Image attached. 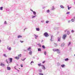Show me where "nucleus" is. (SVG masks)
I'll use <instances>...</instances> for the list:
<instances>
[{
  "mask_svg": "<svg viewBox=\"0 0 75 75\" xmlns=\"http://www.w3.org/2000/svg\"><path fill=\"white\" fill-rule=\"evenodd\" d=\"M37 45H39V46L40 47H41V44L40 43L38 44Z\"/></svg>",
  "mask_w": 75,
  "mask_h": 75,
  "instance_id": "obj_28",
  "label": "nucleus"
},
{
  "mask_svg": "<svg viewBox=\"0 0 75 75\" xmlns=\"http://www.w3.org/2000/svg\"><path fill=\"white\" fill-rule=\"evenodd\" d=\"M67 31V30H65V32H66V31Z\"/></svg>",
  "mask_w": 75,
  "mask_h": 75,
  "instance_id": "obj_55",
  "label": "nucleus"
},
{
  "mask_svg": "<svg viewBox=\"0 0 75 75\" xmlns=\"http://www.w3.org/2000/svg\"><path fill=\"white\" fill-rule=\"evenodd\" d=\"M22 61H24V60H25V59H21Z\"/></svg>",
  "mask_w": 75,
  "mask_h": 75,
  "instance_id": "obj_49",
  "label": "nucleus"
},
{
  "mask_svg": "<svg viewBox=\"0 0 75 75\" xmlns=\"http://www.w3.org/2000/svg\"><path fill=\"white\" fill-rule=\"evenodd\" d=\"M36 16H37L36 15H35V16H32V18H35V17H36Z\"/></svg>",
  "mask_w": 75,
  "mask_h": 75,
  "instance_id": "obj_22",
  "label": "nucleus"
},
{
  "mask_svg": "<svg viewBox=\"0 0 75 75\" xmlns=\"http://www.w3.org/2000/svg\"><path fill=\"white\" fill-rule=\"evenodd\" d=\"M65 45V43H63L61 45V47H64Z\"/></svg>",
  "mask_w": 75,
  "mask_h": 75,
  "instance_id": "obj_3",
  "label": "nucleus"
},
{
  "mask_svg": "<svg viewBox=\"0 0 75 75\" xmlns=\"http://www.w3.org/2000/svg\"><path fill=\"white\" fill-rule=\"evenodd\" d=\"M4 24H7V22H6V21H5Z\"/></svg>",
  "mask_w": 75,
  "mask_h": 75,
  "instance_id": "obj_35",
  "label": "nucleus"
},
{
  "mask_svg": "<svg viewBox=\"0 0 75 75\" xmlns=\"http://www.w3.org/2000/svg\"><path fill=\"white\" fill-rule=\"evenodd\" d=\"M30 10H31V11H32L33 12L34 11H33V10H31V9H30Z\"/></svg>",
  "mask_w": 75,
  "mask_h": 75,
  "instance_id": "obj_53",
  "label": "nucleus"
},
{
  "mask_svg": "<svg viewBox=\"0 0 75 75\" xmlns=\"http://www.w3.org/2000/svg\"><path fill=\"white\" fill-rule=\"evenodd\" d=\"M33 58L34 59V58H35V57H33Z\"/></svg>",
  "mask_w": 75,
  "mask_h": 75,
  "instance_id": "obj_56",
  "label": "nucleus"
},
{
  "mask_svg": "<svg viewBox=\"0 0 75 75\" xmlns=\"http://www.w3.org/2000/svg\"><path fill=\"white\" fill-rule=\"evenodd\" d=\"M49 22V21H46V23H48Z\"/></svg>",
  "mask_w": 75,
  "mask_h": 75,
  "instance_id": "obj_41",
  "label": "nucleus"
},
{
  "mask_svg": "<svg viewBox=\"0 0 75 75\" xmlns=\"http://www.w3.org/2000/svg\"><path fill=\"white\" fill-rule=\"evenodd\" d=\"M25 59H26V58H25L24 59L25 60Z\"/></svg>",
  "mask_w": 75,
  "mask_h": 75,
  "instance_id": "obj_61",
  "label": "nucleus"
},
{
  "mask_svg": "<svg viewBox=\"0 0 75 75\" xmlns=\"http://www.w3.org/2000/svg\"><path fill=\"white\" fill-rule=\"evenodd\" d=\"M4 57H7V56H6V55L5 54H4Z\"/></svg>",
  "mask_w": 75,
  "mask_h": 75,
  "instance_id": "obj_38",
  "label": "nucleus"
},
{
  "mask_svg": "<svg viewBox=\"0 0 75 75\" xmlns=\"http://www.w3.org/2000/svg\"><path fill=\"white\" fill-rule=\"evenodd\" d=\"M12 59H13V58H9V60H10V62H12Z\"/></svg>",
  "mask_w": 75,
  "mask_h": 75,
  "instance_id": "obj_11",
  "label": "nucleus"
},
{
  "mask_svg": "<svg viewBox=\"0 0 75 75\" xmlns=\"http://www.w3.org/2000/svg\"><path fill=\"white\" fill-rule=\"evenodd\" d=\"M71 22V21H68V23H70Z\"/></svg>",
  "mask_w": 75,
  "mask_h": 75,
  "instance_id": "obj_51",
  "label": "nucleus"
},
{
  "mask_svg": "<svg viewBox=\"0 0 75 75\" xmlns=\"http://www.w3.org/2000/svg\"><path fill=\"white\" fill-rule=\"evenodd\" d=\"M69 59L68 58H67L65 59V61H68Z\"/></svg>",
  "mask_w": 75,
  "mask_h": 75,
  "instance_id": "obj_31",
  "label": "nucleus"
},
{
  "mask_svg": "<svg viewBox=\"0 0 75 75\" xmlns=\"http://www.w3.org/2000/svg\"><path fill=\"white\" fill-rule=\"evenodd\" d=\"M18 71H19V70H17Z\"/></svg>",
  "mask_w": 75,
  "mask_h": 75,
  "instance_id": "obj_62",
  "label": "nucleus"
},
{
  "mask_svg": "<svg viewBox=\"0 0 75 75\" xmlns=\"http://www.w3.org/2000/svg\"><path fill=\"white\" fill-rule=\"evenodd\" d=\"M71 45V42H69V44H68V46H69V45Z\"/></svg>",
  "mask_w": 75,
  "mask_h": 75,
  "instance_id": "obj_39",
  "label": "nucleus"
},
{
  "mask_svg": "<svg viewBox=\"0 0 75 75\" xmlns=\"http://www.w3.org/2000/svg\"><path fill=\"white\" fill-rule=\"evenodd\" d=\"M0 65L1 66H2V67H4V64H3V63H1V64H0Z\"/></svg>",
  "mask_w": 75,
  "mask_h": 75,
  "instance_id": "obj_12",
  "label": "nucleus"
},
{
  "mask_svg": "<svg viewBox=\"0 0 75 75\" xmlns=\"http://www.w3.org/2000/svg\"><path fill=\"white\" fill-rule=\"evenodd\" d=\"M53 36L52 35L51 36V39L50 40L51 41H53V40H52V39L53 38Z\"/></svg>",
  "mask_w": 75,
  "mask_h": 75,
  "instance_id": "obj_7",
  "label": "nucleus"
},
{
  "mask_svg": "<svg viewBox=\"0 0 75 75\" xmlns=\"http://www.w3.org/2000/svg\"><path fill=\"white\" fill-rule=\"evenodd\" d=\"M15 69H16V67H15Z\"/></svg>",
  "mask_w": 75,
  "mask_h": 75,
  "instance_id": "obj_59",
  "label": "nucleus"
},
{
  "mask_svg": "<svg viewBox=\"0 0 75 75\" xmlns=\"http://www.w3.org/2000/svg\"><path fill=\"white\" fill-rule=\"evenodd\" d=\"M14 58L17 60H18V59H20V57H15Z\"/></svg>",
  "mask_w": 75,
  "mask_h": 75,
  "instance_id": "obj_5",
  "label": "nucleus"
},
{
  "mask_svg": "<svg viewBox=\"0 0 75 75\" xmlns=\"http://www.w3.org/2000/svg\"><path fill=\"white\" fill-rule=\"evenodd\" d=\"M32 53H33V52L31 50H30V52H29V54L30 55H31L32 54Z\"/></svg>",
  "mask_w": 75,
  "mask_h": 75,
  "instance_id": "obj_8",
  "label": "nucleus"
},
{
  "mask_svg": "<svg viewBox=\"0 0 75 75\" xmlns=\"http://www.w3.org/2000/svg\"><path fill=\"white\" fill-rule=\"evenodd\" d=\"M59 50V49H53V51H54V52H55V51L57 52Z\"/></svg>",
  "mask_w": 75,
  "mask_h": 75,
  "instance_id": "obj_6",
  "label": "nucleus"
},
{
  "mask_svg": "<svg viewBox=\"0 0 75 75\" xmlns=\"http://www.w3.org/2000/svg\"><path fill=\"white\" fill-rule=\"evenodd\" d=\"M55 8H54V6H53L51 8V10H55Z\"/></svg>",
  "mask_w": 75,
  "mask_h": 75,
  "instance_id": "obj_14",
  "label": "nucleus"
},
{
  "mask_svg": "<svg viewBox=\"0 0 75 75\" xmlns=\"http://www.w3.org/2000/svg\"><path fill=\"white\" fill-rule=\"evenodd\" d=\"M38 51H41V49L40 48H38Z\"/></svg>",
  "mask_w": 75,
  "mask_h": 75,
  "instance_id": "obj_24",
  "label": "nucleus"
},
{
  "mask_svg": "<svg viewBox=\"0 0 75 75\" xmlns=\"http://www.w3.org/2000/svg\"><path fill=\"white\" fill-rule=\"evenodd\" d=\"M44 54H45V55H46V54H47V52H45V51L44 52Z\"/></svg>",
  "mask_w": 75,
  "mask_h": 75,
  "instance_id": "obj_36",
  "label": "nucleus"
},
{
  "mask_svg": "<svg viewBox=\"0 0 75 75\" xmlns=\"http://www.w3.org/2000/svg\"><path fill=\"white\" fill-rule=\"evenodd\" d=\"M41 22L42 23H44V21H41Z\"/></svg>",
  "mask_w": 75,
  "mask_h": 75,
  "instance_id": "obj_46",
  "label": "nucleus"
},
{
  "mask_svg": "<svg viewBox=\"0 0 75 75\" xmlns=\"http://www.w3.org/2000/svg\"><path fill=\"white\" fill-rule=\"evenodd\" d=\"M57 45H58L57 44L54 43V47H57Z\"/></svg>",
  "mask_w": 75,
  "mask_h": 75,
  "instance_id": "obj_27",
  "label": "nucleus"
},
{
  "mask_svg": "<svg viewBox=\"0 0 75 75\" xmlns=\"http://www.w3.org/2000/svg\"><path fill=\"white\" fill-rule=\"evenodd\" d=\"M67 35H69L70 34V32H69V31H68L67 33Z\"/></svg>",
  "mask_w": 75,
  "mask_h": 75,
  "instance_id": "obj_18",
  "label": "nucleus"
},
{
  "mask_svg": "<svg viewBox=\"0 0 75 75\" xmlns=\"http://www.w3.org/2000/svg\"><path fill=\"white\" fill-rule=\"evenodd\" d=\"M44 35L46 37H48L49 36V35L48 34L47 32H45L44 34Z\"/></svg>",
  "mask_w": 75,
  "mask_h": 75,
  "instance_id": "obj_2",
  "label": "nucleus"
},
{
  "mask_svg": "<svg viewBox=\"0 0 75 75\" xmlns=\"http://www.w3.org/2000/svg\"><path fill=\"white\" fill-rule=\"evenodd\" d=\"M74 56H75V54H74Z\"/></svg>",
  "mask_w": 75,
  "mask_h": 75,
  "instance_id": "obj_64",
  "label": "nucleus"
},
{
  "mask_svg": "<svg viewBox=\"0 0 75 75\" xmlns=\"http://www.w3.org/2000/svg\"><path fill=\"white\" fill-rule=\"evenodd\" d=\"M69 14V12H68L67 13V14Z\"/></svg>",
  "mask_w": 75,
  "mask_h": 75,
  "instance_id": "obj_44",
  "label": "nucleus"
},
{
  "mask_svg": "<svg viewBox=\"0 0 75 75\" xmlns=\"http://www.w3.org/2000/svg\"><path fill=\"white\" fill-rule=\"evenodd\" d=\"M74 31L73 30H71V33H74Z\"/></svg>",
  "mask_w": 75,
  "mask_h": 75,
  "instance_id": "obj_47",
  "label": "nucleus"
},
{
  "mask_svg": "<svg viewBox=\"0 0 75 75\" xmlns=\"http://www.w3.org/2000/svg\"><path fill=\"white\" fill-rule=\"evenodd\" d=\"M57 52L58 54H59L60 53V50H58Z\"/></svg>",
  "mask_w": 75,
  "mask_h": 75,
  "instance_id": "obj_34",
  "label": "nucleus"
},
{
  "mask_svg": "<svg viewBox=\"0 0 75 75\" xmlns=\"http://www.w3.org/2000/svg\"><path fill=\"white\" fill-rule=\"evenodd\" d=\"M6 61H7V64H8V61H7V60H6Z\"/></svg>",
  "mask_w": 75,
  "mask_h": 75,
  "instance_id": "obj_54",
  "label": "nucleus"
},
{
  "mask_svg": "<svg viewBox=\"0 0 75 75\" xmlns=\"http://www.w3.org/2000/svg\"><path fill=\"white\" fill-rule=\"evenodd\" d=\"M22 36H21V35H19L18 36V38H21V37H22Z\"/></svg>",
  "mask_w": 75,
  "mask_h": 75,
  "instance_id": "obj_16",
  "label": "nucleus"
},
{
  "mask_svg": "<svg viewBox=\"0 0 75 75\" xmlns=\"http://www.w3.org/2000/svg\"><path fill=\"white\" fill-rule=\"evenodd\" d=\"M3 7H1L0 8V10H2Z\"/></svg>",
  "mask_w": 75,
  "mask_h": 75,
  "instance_id": "obj_26",
  "label": "nucleus"
},
{
  "mask_svg": "<svg viewBox=\"0 0 75 75\" xmlns=\"http://www.w3.org/2000/svg\"><path fill=\"white\" fill-rule=\"evenodd\" d=\"M47 13H50V10H48L47 11Z\"/></svg>",
  "mask_w": 75,
  "mask_h": 75,
  "instance_id": "obj_37",
  "label": "nucleus"
},
{
  "mask_svg": "<svg viewBox=\"0 0 75 75\" xmlns=\"http://www.w3.org/2000/svg\"><path fill=\"white\" fill-rule=\"evenodd\" d=\"M17 65H18V64H17Z\"/></svg>",
  "mask_w": 75,
  "mask_h": 75,
  "instance_id": "obj_63",
  "label": "nucleus"
},
{
  "mask_svg": "<svg viewBox=\"0 0 75 75\" xmlns=\"http://www.w3.org/2000/svg\"><path fill=\"white\" fill-rule=\"evenodd\" d=\"M74 20H75V16L74 17Z\"/></svg>",
  "mask_w": 75,
  "mask_h": 75,
  "instance_id": "obj_58",
  "label": "nucleus"
},
{
  "mask_svg": "<svg viewBox=\"0 0 75 75\" xmlns=\"http://www.w3.org/2000/svg\"><path fill=\"white\" fill-rule=\"evenodd\" d=\"M60 7L62 8H64V7L63 5H60Z\"/></svg>",
  "mask_w": 75,
  "mask_h": 75,
  "instance_id": "obj_19",
  "label": "nucleus"
},
{
  "mask_svg": "<svg viewBox=\"0 0 75 75\" xmlns=\"http://www.w3.org/2000/svg\"><path fill=\"white\" fill-rule=\"evenodd\" d=\"M41 64H38V66H39V67H40V66H41Z\"/></svg>",
  "mask_w": 75,
  "mask_h": 75,
  "instance_id": "obj_42",
  "label": "nucleus"
},
{
  "mask_svg": "<svg viewBox=\"0 0 75 75\" xmlns=\"http://www.w3.org/2000/svg\"><path fill=\"white\" fill-rule=\"evenodd\" d=\"M21 67H23V64H21Z\"/></svg>",
  "mask_w": 75,
  "mask_h": 75,
  "instance_id": "obj_48",
  "label": "nucleus"
},
{
  "mask_svg": "<svg viewBox=\"0 0 75 75\" xmlns=\"http://www.w3.org/2000/svg\"><path fill=\"white\" fill-rule=\"evenodd\" d=\"M39 75H43L44 74L41 73H39Z\"/></svg>",
  "mask_w": 75,
  "mask_h": 75,
  "instance_id": "obj_33",
  "label": "nucleus"
},
{
  "mask_svg": "<svg viewBox=\"0 0 75 75\" xmlns=\"http://www.w3.org/2000/svg\"><path fill=\"white\" fill-rule=\"evenodd\" d=\"M68 10H69V8H71V7H68Z\"/></svg>",
  "mask_w": 75,
  "mask_h": 75,
  "instance_id": "obj_43",
  "label": "nucleus"
},
{
  "mask_svg": "<svg viewBox=\"0 0 75 75\" xmlns=\"http://www.w3.org/2000/svg\"><path fill=\"white\" fill-rule=\"evenodd\" d=\"M71 21L72 22H74V21H75V19H72L71 20Z\"/></svg>",
  "mask_w": 75,
  "mask_h": 75,
  "instance_id": "obj_29",
  "label": "nucleus"
},
{
  "mask_svg": "<svg viewBox=\"0 0 75 75\" xmlns=\"http://www.w3.org/2000/svg\"><path fill=\"white\" fill-rule=\"evenodd\" d=\"M42 42H43V40H42Z\"/></svg>",
  "mask_w": 75,
  "mask_h": 75,
  "instance_id": "obj_57",
  "label": "nucleus"
},
{
  "mask_svg": "<svg viewBox=\"0 0 75 75\" xmlns=\"http://www.w3.org/2000/svg\"><path fill=\"white\" fill-rule=\"evenodd\" d=\"M32 63H34V62H33V61H32L31 62H30V64H31V65H32Z\"/></svg>",
  "mask_w": 75,
  "mask_h": 75,
  "instance_id": "obj_40",
  "label": "nucleus"
},
{
  "mask_svg": "<svg viewBox=\"0 0 75 75\" xmlns=\"http://www.w3.org/2000/svg\"><path fill=\"white\" fill-rule=\"evenodd\" d=\"M1 40H0V42H1Z\"/></svg>",
  "mask_w": 75,
  "mask_h": 75,
  "instance_id": "obj_60",
  "label": "nucleus"
},
{
  "mask_svg": "<svg viewBox=\"0 0 75 75\" xmlns=\"http://www.w3.org/2000/svg\"><path fill=\"white\" fill-rule=\"evenodd\" d=\"M20 42H21V43H23V42H24V41H21V40H20Z\"/></svg>",
  "mask_w": 75,
  "mask_h": 75,
  "instance_id": "obj_45",
  "label": "nucleus"
},
{
  "mask_svg": "<svg viewBox=\"0 0 75 75\" xmlns=\"http://www.w3.org/2000/svg\"><path fill=\"white\" fill-rule=\"evenodd\" d=\"M42 69H45V67L44 66V65H42Z\"/></svg>",
  "mask_w": 75,
  "mask_h": 75,
  "instance_id": "obj_17",
  "label": "nucleus"
},
{
  "mask_svg": "<svg viewBox=\"0 0 75 75\" xmlns=\"http://www.w3.org/2000/svg\"><path fill=\"white\" fill-rule=\"evenodd\" d=\"M42 63H43V64H44V63H45V61H43V62H42Z\"/></svg>",
  "mask_w": 75,
  "mask_h": 75,
  "instance_id": "obj_50",
  "label": "nucleus"
},
{
  "mask_svg": "<svg viewBox=\"0 0 75 75\" xmlns=\"http://www.w3.org/2000/svg\"><path fill=\"white\" fill-rule=\"evenodd\" d=\"M42 48H43V49H45V46L43 45L42 46Z\"/></svg>",
  "mask_w": 75,
  "mask_h": 75,
  "instance_id": "obj_30",
  "label": "nucleus"
},
{
  "mask_svg": "<svg viewBox=\"0 0 75 75\" xmlns=\"http://www.w3.org/2000/svg\"><path fill=\"white\" fill-rule=\"evenodd\" d=\"M7 49L8 50H9V51H11V47H10L8 48V47Z\"/></svg>",
  "mask_w": 75,
  "mask_h": 75,
  "instance_id": "obj_15",
  "label": "nucleus"
},
{
  "mask_svg": "<svg viewBox=\"0 0 75 75\" xmlns=\"http://www.w3.org/2000/svg\"><path fill=\"white\" fill-rule=\"evenodd\" d=\"M34 35L35 36V37L36 39H37V38L38 37V36L37 35H35V34Z\"/></svg>",
  "mask_w": 75,
  "mask_h": 75,
  "instance_id": "obj_20",
  "label": "nucleus"
},
{
  "mask_svg": "<svg viewBox=\"0 0 75 75\" xmlns=\"http://www.w3.org/2000/svg\"><path fill=\"white\" fill-rule=\"evenodd\" d=\"M31 49V47H29V48H28V51H30Z\"/></svg>",
  "mask_w": 75,
  "mask_h": 75,
  "instance_id": "obj_23",
  "label": "nucleus"
},
{
  "mask_svg": "<svg viewBox=\"0 0 75 75\" xmlns=\"http://www.w3.org/2000/svg\"><path fill=\"white\" fill-rule=\"evenodd\" d=\"M33 14H34V15H36V12H35V11H33Z\"/></svg>",
  "mask_w": 75,
  "mask_h": 75,
  "instance_id": "obj_25",
  "label": "nucleus"
},
{
  "mask_svg": "<svg viewBox=\"0 0 75 75\" xmlns=\"http://www.w3.org/2000/svg\"><path fill=\"white\" fill-rule=\"evenodd\" d=\"M61 67H62V68H64V67H65V64L62 65Z\"/></svg>",
  "mask_w": 75,
  "mask_h": 75,
  "instance_id": "obj_21",
  "label": "nucleus"
},
{
  "mask_svg": "<svg viewBox=\"0 0 75 75\" xmlns=\"http://www.w3.org/2000/svg\"><path fill=\"white\" fill-rule=\"evenodd\" d=\"M61 37H58L57 38H58V41H61Z\"/></svg>",
  "mask_w": 75,
  "mask_h": 75,
  "instance_id": "obj_4",
  "label": "nucleus"
},
{
  "mask_svg": "<svg viewBox=\"0 0 75 75\" xmlns=\"http://www.w3.org/2000/svg\"><path fill=\"white\" fill-rule=\"evenodd\" d=\"M67 34H64L62 36V39L64 40H65V39H66V38H67Z\"/></svg>",
  "mask_w": 75,
  "mask_h": 75,
  "instance_id": "obj_1",
  "label": "nucleus"
},
{
  "mask_svg": "<svg viewBox=\"0 0 75 75\" xmlns=\"http://www.w3.org/2000/svg\"><path fill=\"white\" fill-rule=\"evenodd\" d=\"M7 69L8 70H10V69H11V68L10 67H7Z\"/></svg>",
  "mask_w": 75,
  "mask_h": 75,
  "instance_id": "obj_9",
  "label": "nucleus"
},
{
  "mask_svg": "<svg viewBox=\"0 0 75 75\" xmlns=\"http://www.w3.org/2000/svg\"><path fill=\"white\" fill-rule=\"evenodd\" d=\"M18 57H21L22 56V55H21V54H18Z\"/></svg>",
  "mask_w": 75,
  "mask_h": 75,
  "instance_id": "obj_32",
  "label": "nucleus"
},
{
  "mask_svg": "<svg viewBox=\"0 0 75 75\" xmlns=\"http://www.w3.org/2000/svg\"><path fill=\"white\" fill-rule=\"evenodd\" d=\"M26 29H27V28H25V29H24V30H26Z\"/></svg>",
  "mask_w": 75,
  "mask_h": 75,
  "instance_id": "obj_52",
  "label": "nucleus"
},
{
  "mask_svg": "<svg viewBox=\"0 0 75 75\" xmlns=\"http://www.w3.org/2000/svg\"><path fill=\"white\" fill-rule=\"evenodd\" d=\"M38 71L39 72H42V70L41 69H39L38 70Z\"/></svg>",
  "mask_w": 75,
  "mask_h": 75,
  "instance_id": "obj_10",
  "label": "nucleus"
},
{
  "mask_svg": "<svg viewBox=\"0 0 75 75\" xmlns=\"http://www.w3.org/2000/svg\"><path fill=\"white\" fill-rule=\"evenodd\" d=\"M36 31H40V28H36Z\"/></svg>",
  "mask_w": 75,
  "mask_h": 75,
  "instance_id": "obj_13",
  "label": "nucleus"
}]
</instances>
